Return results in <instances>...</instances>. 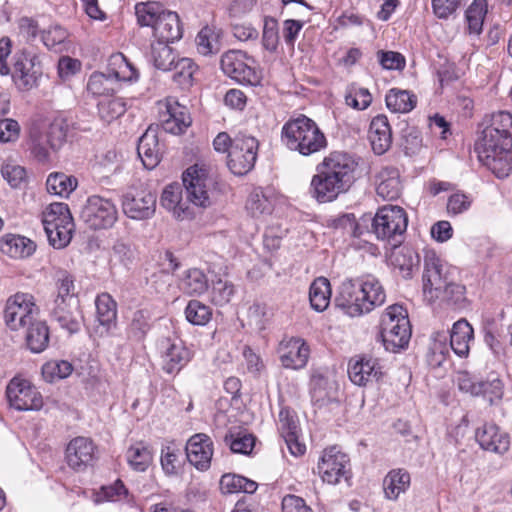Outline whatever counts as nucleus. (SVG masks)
<instances>
[{"instance_id": "a18cd8bd", "label": "nucleus", "mask_w": 512, "mask_h": 512, "mask_svg": "<svg viewBox=\"0 0 512 512\" xmlns=\"http://www.w3.org/2000/svg\"><path fill=\"white\" fill-rule=\"evenodd\" d=\"M170 42L156 41L151 44V55L154 66L163 71H172V66L177 61L176 54L171 47Z\"/></svg>"}, {"instance_id": "cd10ccee", "label": "nucleus", "mask_w": 512, "mask_h": 512, "mask_svg": "<svg viewBox=\"0 0 512 512\" xmlns=\"http://www.w3.org/2000/svg\"><path fill=\"white\" fill-rule=\"evenodd\" d=\"M369 140L375 154H384L392 144V131L387 116H375L369 129Z\"/></svg>"}, {"instance_id": "58836bf2", "label": "nucleus", "mask_w": 512, "mask_h": 512, "mask_svg": "<svg viewBox=\"0 0 512 512\" xmlns=\"http://www.w3.org/2000/svg\"><path fill=\"white\" fill-rule=\"evenodd\" d=\"M76 187L77 179L62 172L51 173L46 180L47 191L60 197H68Z\"/></svg>"}, {"instance_id": "423d86ee", "label": "nucleus", "mask_w": 512, "mask_h": 512, "mask_svg": "<svg viewBox=\"0 0 512 512\" xmlns=\"http://www.w3.org/2000/svg\"><path fill=\"white\" fill-rule=\"evenodd\" d=\"M45 53L34 48L18 49L12 56L11 75L14 84L20 91H30L39 86L44 75Z\"/></svg>"}, {"instance_id": "603ef678", "label": "nucleus", "mask_w": 512, "mask_h": 512, "mask_svg": "<svg viewBox=\"0 0 512 512\" xmlns=\"http://www.w3.org/2000/svg\"><path fill=\"white\" fill-rule=\"evenodd\" d=\"M185 317L192 325L204 326L211 320L212 309L199 300H190L185 308Z\"/></svg>"}, {"instance_id": "2f4dec72", "label": "nucleus", "mask_w": 512, "mask_h": 512, "mask_svg": "<svg viewBox=\"0 0 512 512\" xmlns=\"http://www.w3.org/2000/svg\"><path fill=\"white\" fill-rule=\"evenodd\" d=\"M27 326L25 343L34 354H39L47 349L50 341V330L45 321L33 320Z\"/></svg>"}, {"instance_id": "f8f14e48", "label": "nucleus", "mask_w": 512, "mask_h": 512, "mask_svg": "<svg viewBox=\"0 0 512 512\" xmlns=\"http://www.w3.org/2000/svg\"><path fill=\"white\" fill-rule=\"evenodd\" d=\"M37 313L38 307L34 302L33 295L18 292L8 298L4 310V319L11 330H18L32 322L33 316Z\"/></svg>"}, {"instance_id": "e2e57ef3", "label": "nucleus", "mask_w": 512, "mask_h": 512, "mask_svg": "<svg viewBox=\"0 0 512 512\" xmlns=\"http://www.w3.org/2000/svg\"><path fill=\"white\" fill-rule=\"evenodd\" d=\"M67 131L68 127L64 121L56 120L50 124L47 134L44 136L50 149L56 151L62 147L66 142Z\"/></svg>"}, {"instance_id": "0e129e2a", "label": "nucleus", "mask_w": 512, "mask_h": 512, "mask_svg": "<svg viewBox=\"0 0 512 512\" xmlns=\"http://www.w3.org/2000/svg\"><path fill=\"white\" fill-rule=\"evenodd\" d=\"M278 42L279 35L277 20L272 17H265L262 34V44L264 48L270 52H274L277 49Z\"/></svg>"}, {"instance_id": "c03bdc74", "label": "nucleus", "mask_w": 512, "mask_h": 512, "mask_svg": "<svg viewBox=\"0 0 512 512\" xmlns=\"http://www.w3.org/2000/svg\"><path fill=\"white\" fill-rule=\"evenodd\" d=\"M197 65L190 58H179L172 66V80L182 89H188L193 84V75Z\"/></svg>"}, {"instance_id": "f257e3e1", "label": "nucleus", "mask_w": 512, "mask_h": 512, "mask_svg": "<svg viewBox=\"0 0 512 512\" xmlns=\"http://www.w3.org/2000/svg\"><path fill=\"white\" fill-rule=\"evenodd\" d=\"M484 125L475 152L496 177L505 178L512 172V114L498 111L485 119Z\"/></svg>"}, {"instance_id": "5701e85b", "label": "nucleus", "mask_w": 512, "mask_h": 512, "mask_svg": "<svg viewBox=\"0 0 512 512\" xmlns=\"http://www.w3.org/2000/svg\"><path fill=\"white\" fill-rule=\"evenodd\" d=\"M278 352L282 366L294 370L304 368L310 355L308 344L302 338L295 337L281 341Z\"/></svg>"}, {"instance_id": "13d9d810", "label": "nucleus", "mask_w": 512, "mask_h": 512, "mask_svg": "<svg viewBox=\"0 0 512 512\" xmlns=\"http://www.w3.org/2000/svg\"><path fill=\"white\" fill-rule=\"evenodd\" d=\"M345 102L356 110H364L371 104L372 96L368 89L351 85L345 95Z\"/></svg>"}, {"instance_id": "473e14b6", "label": "nucleus", "mask_w": 512, "mask_h": 512, "mask_svg": "<svg viewBox=\"0 0 512 512\" xmlns=\"http://www.w3.org/2000/svg\"><path fill=\"white\" fill-rule=\"evenodd\" d=\"M428 299L430 301L440 300L441 303L453 309H462L467 303L466 287L453 280L439 291L434 292Z\"/></svg>"}, {"instance_id": "b1692460", "label": "nucleus", "mask_w": 512, "mask_h": 512, "mask_svg": "<svg viewBox=\"0 0 512 512\" xmlns=\"http://www.w3.org/2000/svg\"><path fill=\"white\" fill-rule=\"evenodd\" d=\"M95 446L86 437L72 439L66 448V460L69 467L81 471L90 465L94 459Z\"/></svg>"}, {"instance_id": "052dcab7", "label": "nucleus", "mask_w": 512, "mask_h": 512, "mask_svg": "<svg viewBox=\"0 0 512 512\" xmlns=\"http://www.w3.org/2000/svg\"><path fill=\"white\" fill-rule=\"evenodd\" d=\"M255 437L248 433H238L237 435L231 434L225 437V441L230 445L233 453L248 455L252 452L255 446Z\"/></svg>"}, {"instance_id": "de8ad7c7", "label": "nucleus", "mask_w": 512, "mask_h": 512, "mask_svg": "<svg viewBox=\"0 0 512 512\" xmlns=\"http://www.w3.org/2000/svg\"><path fill=\"white\" fill-rule=\"evenodd\" d=\"M43 226L49 244L54 248L61 249L66 247L70 243L72 238V232L74 229V223H70L69 225L52 224Z\"/></svg>"}, {"instance_id": "c9c22d12", "label": "nucleus", "mask_w": 512, "mask_h": 512, "mask_svg": "<svg viewBox=\"0 0 512 512\" xmlns=\"http://www.w3.org/2000/svg\"><path fill=\"white\" fill-rule=\"evenodd\" d=\"M96 317L100 325L109 331L116 325L117 303L108 293H102L95 300Z\"/></svg>"}, {"instance_id": "4d7b16f0", "label": "nucleus", "mask_w": 512, "mask_h": 512, "mask_svg": "<svg viewBox=\"0 0 512 512\" xmlns=\"http://www.w3.org/2000/svg\"><path fill=\"white\" fill-rule=\"evenodd\" d=\"M246 209L252 217H259L260 215L270 214L272 204L261 190L256 189L250 194L246 202Z\"/></svg>"}, {"instance_id": "412c9836", "label": "nucleus", "mask_w": 512, "mask_h": 512, "mask_svg": "<svg viewBox=\"0 0 512 512\" xmlns=\"http://www.w3.org/2000/svg\"><path fill=\"white\" fill-rule=\"evenodd\" d=\"M316 173L310 183V194L318 203H330L339 195L346 193L350 188L337 180L324 169L315 168Z\"/></svg>"}, {"instance_id": "5fc2aeb1", "label": "nucleus", "mask_w": 512, "mask_h": 512, "mask_svg": "<svg viewBox=\"0 0 512 512\" xmlns=\"http://www.w3.org/2000/svg\"><path fill=\"white\" fill-rule=\"evenodd\" d=\"M363 222L365 223H359L355 215L349 213L335 219L334 225L336 229H341L346 235L351 237H360L364 234L365 230L369 233L367 230V222L365 220H363Z\"/></svg>"}, {"instance_id": "4be33fe9", "label": "nucleus", "mask_w": 512, "mask_h": 512, "mask_svg": "<svg viewBox=\"0 0 512 512\" xmlns=\"http://www.w3.org/2000/svg\"><path fill=\"white\" fill-rule=\"evenodd\" d=\"M185 452L186 458L191 465L199 471H206L211 465L213 442L206 434H195L188 440Z\"/></svg>"}, {"instance_id": "2eb2a0df", "label": "nucleus", "mask_w": 512, "mask_h": 512, "mask_svg": "<svg viewBox=\"0 0 512 512\" xmlns=\"http://www.w3.org/2000/svg\"><path fill=\"white\" fill-rule=\"evenodd\" d=\"M162 369L170 375L178 374L192 359V351L181 340L168 337L161 338L158 343Z\"/></svg>"}, {"instance_id": "6e6552de", "label": "nucleus", "mask_w": 512, "mask_h": 512, "mask_svg": "<svg viewBox=\"0 0 512 512\" xmlns=\"http://www.w3.org/2000/svg\"><path fill=\"white\" fill-rule=\"evenodd\" d=\"M80 218L92 230H106L118 220V209L112 199L91 195L82 207Z\"/></svg>"}, {"instance_id": "a878e982", "label": "nucleus", "mask_w": 512, "mask_h": 512, "mask_svg": "<svg viewBox=\"0 0 512 512\" xmlns=\"http://www.w3.org/2000/svg\"><path fill=\"white\" fill-rule=\"evenodd\" d=\"M153 31L157 41L173 43L181 39L183 29L178 14L163 8Z\"/></svg>"}, {"instance_id": "7c9ffc66", "label": "nucleus", "mask_w": 512, "mask_h": 512, "mask_svg": "<svg viewBox=\"0 0 512 512\" xmlns=\"http://www.w3.org/2000/svg\"><path fill=\"white\" fill-rule=\"evenodd\" d=\"M473 339L474 330L466 319H460L453 324L450 331V346L456 355L466 357Z\"/></svg>"}, {"instance_id": "6e6d98bb", "label": "nucleus", "mask_w": 512, "mask_h": 512, "mask_svg": "<svg viewBox=\"0 0 512 512\" xmlns=\"http://www.w3.org/2000/svg\"><path fill=\"white\" fill-rule=\"evenodd\" d=\"M279 431L283 438L288 439L300 433L298 417L289 407H283L279 412Z\"/></svg>"}, {"instance_id": "69168bd1", "label": "nucleus", "mask_w": 512, "mask_h": 512, "mask_svg": "<svg viewBox=\"0 0 512 512\" xmlns=\"http://www.w3.org/2000/svg\"><path fill=\"white\" fill-rule=\"evenodd\" d=\"M1 174L12 188L20 187L26 179V171L24 167L17 164H4L1 168Z\"/></svg>"}, {"instance_id": "8fccbe9b", "label": "nucleus", "mask_w": 512, "mask_h": 512, "mask_svg": "<svg viewBox=\"0 0 512 512\" xmlns=\"http://www.w3.org/2000/svg\"><path fill=\"white\" fill-rule=\"evenodd\" d=\"M486 13L487 1L473 0L465 13L470 33L479 34L482 31L483 21Z\"/></svg>"}, {"instance_id": "338daca9", "label": "nucleus", "mask_w": 512, "mask_h": 512, "mask_svg": "<svg viewBox=\"0 0 512 512\" xmlns=\"http://www.w3.org/2000/svg\"><path fill=\"white\" fill-rule=\"evenodd\" d=\"M49 144L46 138L41 134L31 135L30 152L32 156L40 163H46L49 161Z\"/></svg>"}, {"instance_id": "aec40b11", "label": "nucleus", "mask_w": 512, "mask_h": 512, "mask_svg": "<svg viewBox=\"0 0 512 512\" xmlns=\"http://www.w3.org/2000/svg\"><path fill=\"white\" fill-rule=\"evenodd\" d=\"M159 121L165 132L178 135L191 125L188 109L175 99L168 98L159 104Z\"/></svg>"}, {"instance_id": "20e7f679", "label": "nucleus", "mask_w": 512, "mask_h": 512, "mask_svg": "<svg viewBox=\"0 0 512 512\" xmlns=\"http://www.w3.org/2000/svg\"><path fill=\"white\" fill-rule=\"evenodd\" d=\"M281 141L290 151L305 157L325 150L328 145L325 134L316 122L303 114L283 125Z\"/></svg>"}, {"instance_id": "ddd939ff", "label": "nucleus", "mask_w": 512, "mask_h": 512, "mask_svg": "<svg viewBox=\"0 0 512 512\" xmlns=\"http://www.w3.org/2000/svg\"><path fill=\"white\" fill-rule=\"evenodd\" d=\"M10 406L18 411H37L43 406V398L28 380L13 378L6 387Z\"/></svg>"}, {"instance_id": "864d4df0", "label": "nucleus", "mask_w": 512, "mask_h": 512, "mask_svg": "<svg viewBox=\"0 0 512 512\" xmlns=\"http://www.w3.org/2000/svg\"><path fill=\"white\" fill-rule=\"evenodd\" d=\"M72 371V364L65 360L49 361L42 366V375L50 383L67 378L71 375Z\"/></svg>"}, {"instance_id": "680f3d73", "label": "nucleus", "mask_w": 512, "mask_h": 512, "mask_svg": "<svg viewBox=\"0 0 512 512\" xmlns=\"http://www.w3.org/2000/svg\"><path fill=\"white\" fill-rule=\"evenodd\" d=\"M235 293L234 285L226 280L214 281L211 289V300L215 305L227 304Z\"/></svg>"}, {"instance_id": "39448f33", "label": "nucleus", "mask_w": 512, "mask_h": 512, "mask_svg": "<svg viewBox=\"0 0 512 512\" xmlns=\"http://www.w3.org/2000/svg\"><path fill=\"white\" fill-rule=\"evenodd\" d=\"M410 338L411 325L407 310L399 304L389 306L381 316L377 340L386 351L398 352L408 346Z\"/></svg>"}, {"instance_id": "79ce46f5", "label": "nucleus", "mask_w": 512, "mask_h": 512, "mask_svg": "<svg viewBox=\"0 0 512 512\" xmlns=\"http://www.w3.org/2000/svg\"><path fill=\"white\" fill-rule=\"evenodd\" d=\"M152 315L148 309H138L133 312L130 324L127 328L129 339L142 341L151 328Z\"/></svg>"}, {"instance_id": "a19ab883", "label": "nucleus", "mask_w": 512, "mask_h": 512, "mask_svg": "<svg viewBox=\"0 0 512 512\" xmlns=\"http://www.w3.org/2000/svg\"><path fill=\"white\" fill-rule=\"evenodd\" d=\"M197 51L203 56H211L220 52V34L214 28L205 26L196 36Z\"/></svg>"}, {"instance_id": "49530a36", "label": "nucleus", "mask_w": 512, "mask_h": 512, "mask_svg": "<svg viewBox=\"0 0 512 512\" xmlns=\"http://www.w3.org/2000/svg\"><path fill=\"white\" fill-rule=\"evenodd\" d=\"M100 119L109 124L126 112V103L122 98H104L98 102Z\"/></svg>"}, {"instance_id": "72a5a7b5", "label": "nucleus", "mask_w": 512, "mask_h": 512, "mask_svg": "<svg viewBox=\"0 0 512 512\" xmlns=\"http://www.w3.org/2000/svg\"><path fill=\"white\" fill-rule=\"evenodd\" d=\"M411 477L407 470L398 468L390 470L383 480L385 498L395 501L401 493L410 487Z\"/></svg>"}, {"instance_id": "ea45409f", "label": "nucleus", "mask_w": 512, "mask_h": 512, "mask_svg": "<svg viewBox=\"0 0 512 512\" xmlns=\"http://www.w3.org/2000/svg\"><path fill=\"white\" fill-rule=\"evenodd\" d=\"M179 286L185 294L201 295L208 289V279L202 270L192 268L185 272Z\"/></svg>"}, {"instance_id": "f03ea898", "label": "nucleus", "mask_w": 512, "mask_h": 512, "mask_svg": "<svg viewBox=\"0 0 512 512\" xmlns=\"http://www.w3.org/2000/svg\"><path fill=\"white\" fill-rule=\"evenodd\" d=\"M183 186L187 193V200L182 199V188L179 184H170L165 187L161 195V205L171 211L178 220L191 219L194 212L189 202L195 206L206 208L211 205L210 187L213 180L208 176L207 170L197 164L188 167L182 175Z\"/></svg>"}, {"instance_id": "bf43d9fd", "label": "nucleus", "mask_w": 512, "mask_h": 512, "mask_svg": "<svg viewBox=\"0 0 512 512\" xmlns=\"http://www.w3.org/2000/svg\"><path fill=\"white\" fill-rule=\"evenodd\" d=\"M182 453L180 449L170 446L163 447L161 450V466L166 475H176L182 464Z\"/></svg>"}, {"instance_id": "774afa93", "label": "nucleus", "mask_w": 512, "mask_h": 512, "mask_svg": "<svg viewBox=\"0 0 512 512\" xmlns=\"http://www.w3.org/2000/svg\"><path fill=\"white\" fill-rule=\"evenodd\" d=\"M67 38V32L59 25L51 26L41 31V40L48 49H53L62 44Z\"/></svg>"}, {"instance_id": "09e8293b", "label": "nucleus", "mask_w": 512, "mask_h": 512, "mask_svg": "<svg viewBox=\"0 0 512 512\" xmlns=\"http://www.w3.org/2000/svg\"><path fill=\"white\" fill-rule=\"evenodd\" d=\"M43 225L73 223V218L67 204L62 202L51 203L43 213Z\"/></svg>"}, {"instance_id": "dca6fc26", "label": "nucleus", "mask_w": 512, "mask_h": 512, "mask_svg": "<svg viewBox=\"0 0 512 512\" xmlns=\"http://www.w3.org/2000/svg\"><path fill=\"white\" fill-rule=\"evenodd\" d=\"M317 469L322 480L329 484H337L341 479L348 481L351 477L350 459L345 453L337 450L336 447L324 451Z\"/></svg>"}, {"instance_id": "f704fd0d", "label": "nucleus", "mask_w": 512, "mask_h": 512, "mask_svg": "<svg viewBox=\"0 0 512 512\" xmlns=\"http://www.w3.org/2000/svg\"><path fill=\"white\" fill-rule=\"evenodd\" d=\"M36 250V244L29 238L6 234L1 239V251L12 258H26Z\"/></svg>"}, {"instance_id": "0eeeda50", "label": "nucleus", "mask_w": 512, "mask_h": 512, "mask_svg": "<svg viewBox=\"0 0 512 512\" xmlns=\"http://www.w3.org/2000/svg\"><path fill=\"white\" fill-rule=\"evenodd\" d=\"M407 226L408 216L400 206H383L371 219L372 232L376 238L387 241L393 247L401 244Z\"/></svg>"}, {"instance_id": "6ab92c4d", "label": "nucleus", "mask_w": 512, "mask_h": 512, "mask_svg": "<svg viewBox=\"0 0 512 512\" xmlns=\"http://www.w3.org/2000/svg\"><path fill=\"white\" fill-rule=\"evenodd\" d=\"M358 162L355 157L346 152L333 151L317 164L318 169H324L349 188L355 181V171Z\"/></svg>"}, {"instance_id": "7ed1b4c3", "label": "nucleus", "mask_w": 512, "mask_h": 512, "mask_svg": "<svg viewBox=\"0 0 512 512\" xmlns=\"http://www.w3.org/2000/svg\"><path fill=\"white\" fill-rule=\"evenodd\" d=\"M385 300L386 293L382 284L377 278L369 275L343 281L334 303L344 314L359 317L381 306Z\"/></svg>"}, {"instance_id": "bb28decb", "label": "nucleus", "mask_w": 512, "mask_h": 512, "mask_svg": "<svg viewBox=\"0 0 512 512\" xmlns=\"http://www.w3.org/2000/svg\"><path fill=\"white\" fill-rule=\"evenodd\" d=\"M348 375L354 384L364 386L368 382L378 381L383 372L377 359L362 357L349 363Z\"/></svg>"}, {"instance_id": "4468645a", "label": "nucleus", "mask_w": 512, "mask_h": 512, "mask_svg": "<svg viewBox=\"0 0 512 512\" xmlns=\"http://www.w3.org/2000/svg\"><path fill=\"white\" fill-rule=\"evenodd\" d=\"M453 269L444 263L433 251H427L424 257L423 292L429 298L448 282L453 281Z\"/></svg>"}, {"instance_id": "f3484780", "label": "nucleus", "mask_w": 512, "mask_h": 512, "mask_svg": "<svg viewBox=\"0 0 512 512\" xmlns=\"http://www.w3.org/2000/svg\"><path fill=\"white\" fill-rule=\"evenodd\" d=\"M49 312L51 320L70 334L80 331L83 317L77 298L54 299Z\"/></svg>"}, {"instance_id": "4c0bfd02", "label": "nucleus", "mask_w": 512, "mask_h": 512, "mask_svg": "<svg viewBox=\"0 0 512 512\" xmlns=\"http://www.w3.org/2000/svg\"><path fill=\"white\" fill-rule=\"evenodd\" d=\"M385 101L390 111L395 113H408L415 108L417 97L407 90L393 88L387 93Z\"/></svg>"}, {"instance_id": "3c124183", "label": "nucleus", "mask_w": 512, "mask_h": 512, "mask_svg": "<svg viewBox=\"0 0 512 512\" xmlns=\"http://www.w3.org/2000/svg\"><path fill=\"white\" fill-rule=\"evenodd\" d=\"M163 5L156 1L147 3H137L135 5V14L140 26H151L154 28L156 20L163 10Z\"/></svg>"}, {"instance_id": "9d476101", "label": "nucleus", "mask_w": 512, "mask_h": 512, "mask_svg": "<svg viewBox=\"0 0 512 512\" xmlns=\"http://www.w3.org/2000/svg\"><path fill=\"white\" fill-rule=\"evenodd\" d=\"M114 58V61H120L121 64L118 70L105 75L103 73H93L87 83V91L94 96H106L114 91L113 78L121 81L137 80L139 73L137 69L127 61V59L119 54Z\"/></svg>"}, {"instance_id": "a211bd4d", "label": "nucleus", "mask_w": 512, "mask_h": 512, "mask_svg": "<svg viewBox=\"0 0 512 512\" xmlns=\"http://www.w3.org/2000/svg\"><path fill=\"white\" fill-rule=\"evenodd\" d=\"M122 210L133 220H146L154 216L156 195L147 190H129L122 196Z\"/></svg>"}, {"instance_id": "1a4fd4ad", "label": "nucleus", "mask_w": 512, "mask_h": 512, "mask_svg": "<svg viewBox=\"0 0 512 512\" xmlns=\"http://www.w3.org/2000/svg\"><path fill=\"white\" fill-rule=\"evenodd\" d=\"M259 141L248 134L238 133L234 137L233 149L229 151L227 166L237 176L249 173L255 166Z\"/></svg>"}, {"instance_id": "c756f323", "label": "nucleus", "mask_w": 512, "mask_h": 512, "mask_svg": "<svg viewBox=\"0 0 512 512\" xmlns=\"http://www.w3.org/2000/svg\"><path fill=\"white\" fill-rule=\"evenodd\" d=\"M402 191L400 173L397 168L385 167L377 175V195L384 200L397 199Z\"/></svg>"}, {"instance_id": "9b49d317", "label": "nucleus", "mask_w": 512, "mask_h": 512, "mask_svg": "<svg viewBox=\"0 0 512 512\" xmlns=\"http://www.w3.org/2000/svg\"><path fill=\"white\" fill-rule=\"evenodd\" d=\"M249 61L254 60L241 50H229L220 59V67L229 78L243 85H255L259 76Z\"/></svg>"}, {"instance_id": "e433bc0d", "label": "nucleus", "mask_w": 512, "mask_h": 512, "mask_svg": "<svg viewBox=\"0 0 512 512\" xmlns=\"http://www.w3.org/2000/svg\"><path fill=\"white\" fill-rule=\"evenodd\" d=\"M331 299V286L328 279L319 277L315 279L309 290V300L312 309L323 312L329 306Z\"/></svg>"}, {"instance_id": "c85d7f7f", "label": "nucleus", "mask_w": 512, "mask_h": 512, "mask_svg": "<svg viewBox=\"0 0 512 512\" xmlns=\"http://www.w3.org/2000/svg\"><path fill=\"white\" fill-rule=\"evenodd\" d=\"M137 153L145 168H155L161 160V150L157 133L148 129L140 138L137 145Z\"/></svg>"}, {"instance_id": "393cba45", "label": "nucleus", "mask_w": 512, "mask_h": 512, "mask_svg": "<svg viewBox=\"0 0 512 512\" xmlns=\"http://www.w3.org/2000/svg\"><path fill=\"white\" fill-rule=\"evenodd\" d=\"M475 438L483 450L496 454H504L510 446L509 435L495 424H484L478 428Z\"/></svg>"}, {"instance_id": "37998d69", "label": "nucleus", "mask_w": 512, "mask_h": 512, "mask_svg": "<svg viewBox=\"0 0 512 512\" xmlns=\"http://www.w3.org/2000/svg\"><path fill=\"white\" fill-rule=\"evenodd\" d=\"M130 467L137 472H144L152 463V453L142 442L131 445L126 452Z\"/></svg>"}]
</instances>
